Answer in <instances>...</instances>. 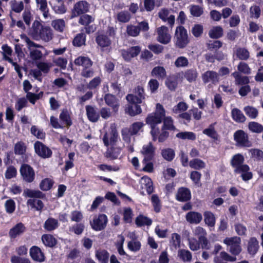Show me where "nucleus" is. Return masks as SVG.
Wrapping results in <instances>:
<instances>
[{"label":"nucleus","instance_id":"1","mask_svg":"<svg viewBox=\"0 0 263 263\" xmlns=\"http://www.w3.org/2000/svg\"><path fill=\"white\" fill-rule=\"evenodd\" d=\"M165 115V110L164 107L161 104L157 103L155 112L148 115L146 118V122L151 126L152 128L151 133L154 141L156 140L159 134V129L156 126L161 123Z\"/></svg>","mask_w":263,"mask_h":263},{"label":"nucleus","instance_id":"2","mask_svg":"<svg viewBox=\"0 0 263 263\" xmlns=\"http://www.w3.org/2000/svg\"><path fill=\"white\" fill-rule=\"evenodd\" d=\"M32 29L31 35L35 40L49 42L53 39L52 29L49 27L43 26L39 22L33 24Z\"/></svg>","mask_w":263,"mask_h":263},{"label":"nucleus","instance_id":"3","mask_svg":"<svg viewBox=\"0 0 263 263\" xmlns=\"http://www.w3.org/2000/svg\"><path fill=\"white\" fill-rule=\"evenodd\" d=\"M23 194L25 197L33 198L27 200V204L28 205L30 206L32 208H35L37 211H40L43 208L44 204L39 199L45 198V195L41 191L26 189L24 190Z\"/></svg>","mask_w":263,"mask_h":263},{"label":"nucleus","instance_id":"4","mask_svg":"<svg viewBox=\"0 0 263 263\" xmlns=\"http://www.w3.org/2000/svg\"><path fill=\"white\" fill-rule=\"evenodd\" d=\"M174 44L179 48H183L189 43L187 30L182 26L176 27L174 37Z\"/></svg>","mask_w":263,"mask_h":263},{"label":"nucleus","instance_id":"5","mask_svg":"<svg viewBox=\"0 0 263 263\" xmlns=\"http://www.w3.org/2000/svg\"><path fill=\"white\" fill-rule=\"evenodd\" d=\"M24 40L29 50L30 56L33 60H39L42 58L43 53L39 49H45L44 47L31 41L27 36L24 37Z\"/></svg>","mask_w":263,"mask_h":263},{"label":"nucleus","instance_id":"6","mask_svg":"<svg viewBox=\"0 0 263 263\" xmlns=\"http://www.w3.org/2000/svg\"><path fill=\"white\" fill-rule=\"evenodd\" d=\"M223 242L227 245L228 250L232 255H238L242 251L241 239L239 237H226L223 239Z\"/></svg>","mask_w":263,"mask_h":263},{"label":"nucleus","instance_id":"7","mask_svg":"<svg viewBox=\"0 0 263 263\" xmlns=\"http://www.w3.org/2000/svg\"><path fill=\"white\" fill-rule=\"evenodd\" d=\"M103 141L106 146L115 145L118 140L117 130L114 125H111L103 137Z\"/></svg>","mask_w":263,"mask_h":263},{"label":"nucleus","instance_id":"8","mask_svg":"<svg viewBox=\"0 0 263 263\" xmlns=\"http://www.w3.org/2000/svg\"><path fill=\"white\" fill-rule=\"evenodd\" d=\"M236 145L239 147H249L252 146V143L249 140L248 134L242 130L236 131L233 135Z\"/></svg>","mask_w":263,"mask_h":263},{"label":"nucleus","instance_id":"9","mask_svg":"<svg viewBox=\"0 0 263 263\" xmlns=\"http://www.w3.org/2000/svg\"><path fill=\"white\" fill-rule=\"evenodd\" d=\"M107 217L105 214L95 216L92 220L90 221L92 229L96 231L103 230L107 224Z\"/></svg>","mask_w":263,"mask_h":263},{"label":"nucleus","instance_id":"10","mask_svg":"<svg viewBox=\"0 0 263 263\" xmlns=\"http://www.w3.org/2000/svg\"><path fill=\"white\" fill-rule=\"evenodd\" d=\"M156 32L158 35L157 40L160 43L165 45L171 42L172 36L167 27L161 26L156 29Z\"/></svg>","mask_w":263,"mask_h":263},{"label":"nucleus","instance_id":"11","mask_svg":"<svg viewBox=\"0 0 263 263\" xmlns=\"http://www.w3.org/2000/svg\"><path fill=\"white\" fill-rule=\"evenodd\" d=\"M244 161V158L241 154H238L234 155L231 160L232 165L235 167V171L238 173L248 171L249 167L247 165H242Z\"/></svg>","mask_w":263,"mask_h":263},{"label":"nucleus","instance_id":"12","mask_svg":"<svg viewBox=\"0 0 263 263\" xmlns=\"http://www.w3.org/2000/svg\"><path fill=\"white\" fill-rule=\"evenodd\" d=\"M35 153L43 158H48L52 155L51 150L40 141H36L34 144Z\"/></svg>","mask_w":263,"mask_h":263},{"label":"nucleus","instance_id":"13","mask_svg":"<svg viewBox=\"0 0 263 263\" xmlns=\"http://www.w3.org/2000/svg\"><path fill=\"white\" fill-rule=\"evenodd\" d=\"M89 4L85 1H81L75 4L72 12L71 17H74L88 11Z\"/></svg>","mask_w":263,"mask_h":263},{"label":"nucleus","instance_id":"14","mask_svg":"<svg viewBox=\"0 0 263 263\" xmlns=\"http://www.w3.org/2000/svg\"><path fill=\"white\" fill-rule=\"evenodd\" d=\"M158 17L164 22H167L170 26L172 28L175 21V16L170 14V10L166 8H162L158 12Z\"/></svg>","mask_w":263,"mask_h":263},{"label":"nucleus","instance_id":"15","mask_svg":"<svg viewBox=\"0 0 263 263\" xmlns=\"http://www.w3.org/2000/svg\"><path fill=\"white\" fill-rule=\"evenodd\" d=\"M21 174L23 179L28 182H31L34 179V172L33 168L26 164H23L20 168Z\"/></svg>","mask_w":263,"mask_h":263},{"label":"nucleus","instance_id":"16","mask_svg":"<svg viewBox=\"0 0 263 263\" xmlns=\"http://www.w3.org/2000/svg\"><path fill=\"white\" fill-rule=\"evenodd\" d=\"M141 152L144 156L143 161H149L154 156L155 148L153 147L152 143L149 142L143 146Z\"/></svg>","mask_w":263,"mask_h":263},{"label":"nucleus","instance_id":"17","mask_svg":"<svg viewBox=\"0 0 263 263\" xmlns=\"http://www.w3.org/2000/svg\"><path fill=\"white\" fill-rule=\"evenodd\" d=\"M202 79L204 83L210 82L215 84L219 82V75L216 72L213 70H208L202 74Z\"/></svg>","mask_w":263,"mask_h":263},{"label":"nucleus","instance_id":"18","mask_svg":"<svg viewBox=\"0 0 263 263\" xmlns=\"http://www.w3.org/2000/svg\"><path fill=\"white\" fill-rule=\"evenodd\" d=\"M26 228L24 224L20 222L17 223L13 227L10 229L9 236L11 239H14L21 235L25 231Z\"/></svg>","mask_w":263,"mask_h":263},{"label":"nucleus","instance_id":"19","mask_svg":"<svg viewBox=\"0 0 263 263\" xmlns=\"http://www.w3.org/2000/svg\"><path fill=\"white\" fill-rule=\"evenodd\" d=\"M104 98L106 104L112 108L114 112L117 113L119 107V103L117 98L110 93L106 94Z\"/></svg>","mask_w":263,"mask_h":263},{"label":"nucleus","instance_id":"20","mask_svg":"<svg viewBox=\"0 0 263 263\" xmlns=\"http://www.w3.org/2000/svg\"><path fill=\"white\" fill-rule=\"evenodd\" d=\"M96 41L102 51L109 47L111 43L110 39L106 35L103 34L98 35L96 37Z\"/></svg>","mask_w":263,"mask_h":263},{"label":"nucleus","instance_id":"21","mask_svg":"<svg viewBox=\"0 0 263 263\" xmlns=\"http://www.w3.org/2000/svg\"><path fill=\"white\" fill-rule=\"evenodd\" d=\"M191 197L190 191L185 187L179 188L176 195V199L181 202L186 201L190 200Z\"/></svg>","mask_w":263,"mask_h":263},{"label":"nucleus","instance_id":"22","mask_svg":"<svg viewBox=\"0 0 263 263\" xmlns=\"http://www.w3.org/2000/svg\"><path fill=\"white\" fill-rule=\"evenodd\" d=\"M185 218L186 221L190 223L198 224L201 221L202 216L200 213L192 211L186 214Z\"/></svg>","mask_w":263,"mask_h":263},{"label":"nucleus","instance_id":"23","mask_svg":"<svg viewBox=\"0 0 263 263\" xmlns=\"http://www.w3.org/2000/svg\"><path fill=\"white\" fill-rule=\"evenodd\" d=\"M30 255L31 258L35 261L42 262L45 260L44 254L38 247H32L30 249Z\"/></svg>","mask_w":263,"mask_h":263},{"label":"nucleus","instance_id":"24","mask_svg":"<svg viewBox=\"0 0 263 263\" xmlns=\"http://www.w3.org/2000/svg\"><path fill=\"white\" fill-rule=\"evenodd\" d=\"M74 63L77 66H82L83 68H90L93 63L88 57L80 56L74 60Z\"/></svg>","mask_w":263,"mask_h":263},{"label":"nucleus","instance_id":"25","mask_svg":"<svg viewBox=\"0 0 263 263\" xmlns=\"http://www.w3.org/2000/svg\"><path fill=\"white\" fill-rule=\"evenodd\" d=\"M140 184L141 187L145 189L148 194H151L153 192V182L149 177L147 176L142 177L140 180Z\"/></svg>","mask_w":263,"mask_h":263},{"label":"nucleus","instance_id":"26","mask_svg":"<svg viewBox=\"0 0 263 263\" xmlns=\"http://www.w3.org/2000/svg\"><path fill=\"white\" fill-rule=\"evenodd\" d=\"M37 8L42 12L43 17L47 19L49 17L50 14L47 6V0H35Z\"/></svg>","mask_w":263,"mask_h":263},{"label":"nucleus","instance_id":"27","mask_svg":"<svg viewBox=\"0 0 263 263\" xmlns=\"http://www.w3.org/2000/svg\"><path fill=\"white\" fill-rule=\"evenodd\" d=\"M86 110L87 117L90 121L96 122L98 121L100 116L93 107L87 105L86 106Z\"/></svg>","mask_w":263,"mask_h":263},{"label":"nucleus","instance_id":"28","mask_svg":"<svg viewBox=\"0 0 263 263\" xmlns=\"http://www.w3.org/2000/svg\"><path fill=\"white\" fill-rule=\"evenodd\" d=\"M151 75L158 79H164L166 76V71L164 67L158 66L152 69Z\"/></svg>","mask_w":263,"mask_h":263},{"label":"nucleus","instance_id":"29","mask_svg":"<svg viewBox=\"0 0 263 263\" xmlns=\"http://www.w3.org/2000/svg\"><path fill=\"white\" fill-rule=\"evenodd\" d=\"M52 9L57 14H64L66 11L64 0H54L53 2Z\"/></svg>","mask_w":263,"mask_h":263},{"label":"nucleus","instance_id":"30","mask_svg":"<svg viewBox=\"0 0 263 263\" xmlns=\"http://www.w3.org/2000/svg\"><path fill=\"white\" fill-rule=\"evenodd\" d=\"M234 53L238 59L241 60H247L250 57L249 51L243 47L237 48Z\"/></svg>","mask_w":263,"mask_h":263},{"label":"nucleus","instance_id":"31","mask_svg":"<svg viewBox=\"0 0 263 263\" xmlns=\"http://www.w3.org/2000/svg\"><path fill=\"white\" fill-rule=\"evenodd\" d=\"M115 18L120 23H126L130 20L131 15L127 11H121L116 13Z\"/></svg>","mask_w":263,"mask_h":263},{"label":"nucleus","instance_id":"32","mask_svg":"<svg viewBox=\"0 0 263 263\" xmlns=\"http://www.w3.org/2000/svg\"><path fill=\"white\" fill-rule=\"evenodd\" d=\"M95 256L101 263H108L109 254L105 250H98L96 251Z\"/></svg>","mask_w":263,"mask_h":263},{"label":"nucleus","instance_id":"33","mask_svg":"<svg viewBox=\"0 0 263 263\" xmlns=\"http://www.w3.org/2000/svg\"><path fill=\"white\" fill-rule=\"evenodd\" d=\"M232 75L235 78V83L237 85H246L249 83V78L241 75L238 72L235 71Z\"/></svg>","mask_w":263,"mask_h":263},{"label":"nucleus","instance_id":"34","mask_svg":"<svg viewBox=\"0 0 263 263\" xmlns=\"http://www.w3.org/2000/svg\"><path fill=\"white\" fill-rule=\"evenodd\" d=\"M223 34V29L220 26L213 27L209 32V35L212 39H218Z\"/></svg>","mask_w":263,"mask_h":263},{"label":"nucleus","instance_id":"35","mask_svg":"<svg viewBox=\"0 0 263 263\" xmlns=\"http://www.w3.org/2000/svg\"><path fill=\"white\" fill-rule=\"evenodd\" d=\"M60 119L65 126L69 127L72 125V120L69 112L67 110L62 111L60 115Z\"/></svg>","mask_w":263,"mask_h":263},{"label":"nucleus","instance_id":"36","mask_svg":"<svg viewBox=\"0 0 263 263\" xmlns=\"http://www.w3.org/2000/svg\"><path fill=\"white\" fill-rule=\"evenodd\" d=\"M42 240L46 246L49 247H53L57 242L55 238L50 234H44L42 236Z\"/></svg>","mask_w":263,"mask_h":263},{"label":"nucleus","instance_id":"37","mask_svg":"<svg viewBox=\"0 0 263 263\" xmlns=\"http://www.w3.org/2000/svg\"><path fill=\"white\" fill-rule=\"evenodd\" d=\"M178 256L184 262H190L192 260V253L187 250L180 249L178 251Z\"/></svg>","mask_w":263,"mask_h":263},{"label":"nucleus","instance_id":"38","mask_svg":"<svg viewBox=\"0 0 263 263\" xmlns=\"http://www.w3.org/2000/svg\"><path fill=\"white\" fill-rule=\"evenodd\" d=\"M58 227V221L53 218H49L45 222L44 228L47 231L54 230Z\"/></svg>","mask_w":263,"mask_h":263},{"label":"nucleus","instance_id":"39","mask_svg":"<svg viewBox=\"0 0 263 263\" xmlns=\"http://www.w3.org/2000/svg\"><path fill=\"white\" fill-rule=\"evenodd\" d=\"M258 249V242L257 240L255 237L251 238L249 240L248 247L249 253L254 255L257 252Z\"/></svg>","mask_w":263,"mask_h":263},{"label":"nucleus","instance_id":"40","mask_svg":"<svg viewBox=\"0 0 263 263\" xmlns=\"http://www.w3.org/2000/svg\"><path fill=\"white\" fill-rule=\"evenodd\" d=\"M11 10L15 13H20L24 8L23 2L16 0H12L10 2Z\"/></svg>","mask_w":263,"mask_h":263},{"label":"nucleus","instance_id":"41","mask_svg":"<svg viewBox=\"0 0 263 263\" xmlns=\"http://www.w3.org/2000/svg\"><path fill=\"white\" fill-rule=\"evenodd\" d=\"M204 220L206 224L209 227H213L215 224V217L214 215L210 211L204 213Z\"/></svg>","mask_w":263,"mask_h":263},{"label":"nucleus","instance_id":"42","mask_svg":"<svg viewBox=\"0 0 263 263\" xmlns=\"http://www.w3.org/2000/svg\"><path fill=\"white\" fill-rule=\"evenodd\" d=\"M135 222L138 227L149 226L151 225L152 220L147 217L140 215L136 218Z\"/></svg>","mask_w":263,"mask_h":263},{"label":"nucleus","instance_id":"43","mask_svg":"<svg viewBox=\"0 0 263 263\" xmlns=\"http://www.w3.org/2000/svg\"><path fill=\"white\" fill-rule=\"evenodd\" d=\"M52 27L57 31L62 32L65 27V22L63 19H57L52 21Z\"/></svg>","mask_w":263,"mask_h":263},{"label":"nucleus","instance_id":"44","mask_svg":"<svg viewBox=\"0 0 263 263\" xmlns=\"http://www.w3.org/2000/svg\"><path fill=\"white\" fill-rule=\"evenodd\" d=\"M232 117L233 119L238 122H243L246 121V117L242 112L237 108H234L232 109Z\"/></svg>","mask_w":263,"mask_h":263},{"label":"nucleus","instance_id":"45","mask_svg":"<svg viewBox=\"0 0 263 263\" xmlns=\"http://www.w3.org/2000/svg\"><path fill=\"white\" fill-rule=\"evenodd\" d=\"M126 112H127L130 116H134L141 112L142 109L140 106L137 104L129 105L125 109Z\"/></svg>","mask_w":263,"mask_h":263},{"label":"nucleus","instance_id":"46","mask_svg":"<svg viewBox=\"0 0 263 263\" xmlns=\"http://www.w3.org/2000/svg\"><path fill=\"white\" fill-rule=\"evenodd\" d=\"M189 164L190 166L195 170H200L205 166V163L202 160L199 159H194L191 160Z\"/></svg>","mask_w":263,"mask_h":263},{"label":"nucleus","instance_id":"47","mask_svg":"<svg viewBox=\"0 0 263 263\" xmlns=\"http://www.w3.org/2000/svg\"><path fill=\"white\" fill-rule=\"evenodd\" d=\"M162 130H175V127L173 124V120L171 117H164Z\"/></svg>","mask_w":263,"mask_h":263},{"label":"nucleus","instance_id":"48","mask_svg":"<svg viewBox=\"0 0 263 263\" xmlns=\"http://www.w3.org/2000/svg\"><path fill=\"white\" fill-rule=\"evenodd\" d=\"M2 49L3 50V59L9 62H12V59L9 57L12 53L11 48L5 44L2 46Z\"/></svg>","mask_w":263,"mask_h":263},{"label":"nucleus","instance_id":"49","mask_svg":"<svg viewBox=\"0 0 263 263\" xmlns=\"http://www.w3.org/2000/svg\"><path fill=\"white\" fill-rule=\"evenodd\" d=\"M198 77V72L196 69H190L185 72L184 77L189 82L195 81Z\"/></svg>","mask_w":263,"mask_h":263},{"label":"nucleus","instance_id":"50","mask_svg":"<svg viewBox=\"0 0 263 263\" xmlns=\"http://www.w3.org/2000/svg\"><path fill=\"white\" fill-rule=\"evenodd\" d=\"M86 41V35L83 33L78 34L74 38L73 44L74 46L80 47L85 45Z\"/></svg>","mask_w":263,"mask_h":263},{"label":"nucleus","instance_id":"51","mask_svg":"<svg viewBox=\"0 0 263 263\" xmlns=\"http://www.w3.org/2000/svg\"><path fill=\"white\" fill-rule=\"evenodd\" d=\"M243 110L246 114L251 119H255L258 116L257 109L253 106H246Z\"/></svg>","mask_w":263,"mask_h":263},{"label":"nucleus","instance_id":"52","mask_svg":"<svg viewBox=\"0 0 263 263\" xmlns=\"http://www.w3.org/2000/svg\"><path fill=\"white\" fill-rule=\"evenodd\" d=\"M176 137L183 140H194L196 139L195 134L191 132H180L176 135Z\"/></svg>","mask_w":263,"mask_h":263},{"label":"nucleus","instance_id":"53","mask_svg":"<svg viewBox=\"0 0 263 263\" xmlns=\"http://www.w3.org/2000/svg\"><path fill=\"white\" fill-rule=\"evenodd\" d=\"M189 63V60L186 57L180 56L177 58L174 62V65L177 68H181L187 67Z\"/></svg>","mask_w":263,"mask_h":263},{"label":"nucleus","instance_id":"54","mask_svg":"<svg viewBox=\"0 0 263 263\" xmlns=\"http://www.w3.org/2000/svg\"><path fill=\"white\" fill-rule=\"evenodd\" d=\"M26 146L23 142H18L14 145V153L16 155H22L25 153Z\"/></svg>","mask_w":263,"mask_h":263},{"label":"nucleus","instance_id":"55","mask_svg":"<svg viewBox=\"0 0 263 263\" xmlns=\"http://www.w3.org/2000/svg\"><path fill=\"white\" fill-rule=\"evenodd\" d=\"M249 12L251 18L258 19L260 15L261 10L258 6L254 5L250 7Z\"/></svg>","mask_w":263,"mask_h":263},{"label":"nucleus","instance_id":"56","mask_svg":"<svg viewBox=\"0 0 263 263\" xmlns=\"http://www.w3.org/2000/svg\"><path fill=\"white\" fill-rule=\"evenodd\" d=\"M188 105L184 102H180L173 108L172 111L175 114H178L186 111Z\"/></svg>","mask_w":263,"mask_h":263},{"label":"nucleus","instance_id":"57","mask_svg":"<svg viewBox=\"0 0 263 263\" xmlns=\"http://www.w3.org/2000/svg\"><path fill=\"white\" fill-rule=\"evenodd\" d=\"M203 133L214 140H218L219 136L212 125L203 130Z\"/></svg>","mask_w":263,"mask_h":263},{"label":"nucleus","instance_id":"58","mask_svg":"<svg viewBox=\"0 0 263 263\" xmlns=\"http://www.w3.org/2000/svg\"><path fill=\"white\" fill-rule=\"evenodd\" d=\"M181 237L177 233H173L172 234L171 243L175 249H177L180 246Z\"/></svg>","mask_w":263,"mask_h":263},{"label":"nucleus","instance_id":"59","mask_svg":"<svg viewBox=\"0 0 263 263\" xmlns=\"http://www.w3.org/2000/svg\"><path fill=\"white\" fill-rule=\"evenodd\" d=\"M249 129L253 133H260L263 131V126L255 122H251L249 124Z\"/></svg>","mask_w":263,"mask_h":263},{"label":"nucleus","instance_id":"60","mask_svg":"<svg viewBox=\"0 0 263 263\" xmlns=\"http://www.w3.org/2000/svg\"><path fill=\"white\" fill-rule=\"evenodd\" d=\"M126 32L128 35L135 37L138 36L139 32V28L137 26L129 25L126 27Z\"/></svg>","mask_w":263,"mask_h":263},{"label":"nucleus","instance_id":"61","mask_svg":"<svg viewBox=\"0 0 263 263\" xmlns=\"http://www.w3.org/2000/svg\"><path fill=\"white\" fill-rule=\"evenodd\" d=\"M6 211L8 214H12L15 209V203L12 199L7 200L4 204Z\"/></svg>","mask_w":263,"mask_h":263},{"label":"nucleus","instance_id":"62","mask_svg":"<svg viewBox=\"0 0 263 263\" xmlns=\"http://www.w3.org/2000/svg\"><path fill=\"white\" fill-rule=\"evenodd\" d=\"M162 157L167 161L172 160L175 157L174 151L171 148H167L162 151Z\"/></svg>","mask_w":263,"mask_h":263},{"label":"nucleus","instance_id":"63","mask_svg":"<svg viewBox=\"0 0 263 263\" xmlns=\"http://www.w3.org/2000/svg\"><path fill=\"white\" fill-rule=\"evenodd\" d=\"M240 23V18L238 14H234L229 20V24L230 27L235 28L239 26Z\"/></svg>","mask_w":263,"mask_h":263},{"label":"nucleus","instance_id":"64","mask_svg":"<svg viewBox=\"0 0 263 263\" xmlns=\"http://www.w3.org/2000/svg\"><path fill=\"white\" fill-rule=\"evenodd\" d=\"M193 233L195 236L198 237L199 240L204 238L206 235V231L203 228L199 226L196 227L193 230Z\"/></svg>","mask_w":263,"mask_h":263}]
</instances>
